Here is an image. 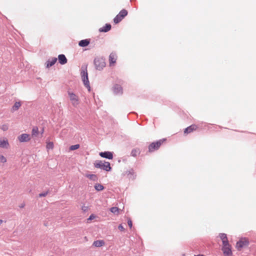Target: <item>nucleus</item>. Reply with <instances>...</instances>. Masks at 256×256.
Returning <instances> with one entry per match:
<instances>
[{
	"label": "nucleus",
	"mask_w": 256,
	"mask_h": 256,
	"mask_svg": "<svg viewBox=\"0 0 256 256\" xmlns=\"http://www.w3.org/2000/svg\"><path fill=\"white\" fill-rule=\"evenodd\" d=\"M82 80L84 86L88 89V91L90 90V82L88 78V74L87 71V66H82L80 72Z\"/></svg>",
	"instance_id": "obj_1"
},
{
	"label": "nucleus",
	"mask_w": 256,
	"mask_h": 256,
	"mask_svg": "<svg viewBox=\"0 0 256 256\" xmlns=\"http://www.w3.org/2000/svg\"><path fill=\"white\" fill-rule=\"evenodd\" d=\"M96 168L104 170L106 172H110L112 170L110 163L108 162L96 160L94 163Z\"/></svg>",
	"instance_id": "obj_2"
},
{
	"label": "nucleus",
	"mask_w": 256,
	"mask_h": 256,
	"mask_svg": "<svg viewBox=\"0 0 256 256\" xmlns=\"http://www.w3.org/2000/svg\"><path fill=\"white\" fill-rule=\"evenodd\" d=\"M94 63L96 69L98 70H102L106 66L105 59L103 57L96 58Z\"/></svg>",
	"instance_id": "obj_3"
},
{
	"label": "nucleus",
	"mask_w": 256,
	"mask_h": 256,
	"mask_svg": "<svg viewBox=\"0 0 256 256\" xmlns=\"http://www.w3.org/2000/svg\"><path fill=\"white\" fill-rule=\"evenodd\" d=\"M68 94L72 105L74 107H77L80 104V99L78 96L70 91H68Z\"/></svg>",
	"instance_id": "obj_4"
},
{
	"label": "nucleus",
	"mask_w": 256,
	"mask_h": 256,
	"mask_svg": "<svg viewBox=\"0 0 256 256\" xmlns=\"http://www.w3.org/2000/svg\"><path fill=\"white\" fill-rule=\"evenodd\" d=\"M128 14L126 10L123 9L120 11L118 14L114 18V22L115 24L119 23Z\"/></svg>",
	"instance_id": "obj_5"
},
{
	"label": "nucleus",
	"mask_w": 256,
	"mask_h": 256,
	"mask_svg": "<svg viewBox=\"0 0 256 256\" xmlns=\"http://www.w3.org/2000/svg\"><path fill=\"white\" fill-rule=\"evenodd\" d=\"M165 140V139H163L162 140H160L156 142H152L148 146V150L150 152H154V150H158L163 142Z\"/></svg>",
	"instance_id": "obj_6"
},
{
	"label": "nucleus",
	"mask_w": 256,
	"mask_h": 256,
	"mask_svg": "<svg viewBox=\"0 0 256 256\" xmlns=\"http://www.w3.org/2000/svg\"><path fill=\"white\" fill-rule=\"evenodd\" d=\"M249 244V241L246 239H242L237 242L236 247L238 250L244 246H248Z\"/></svg>",
	"instance_id": "obj_7"
},
{
	"label": "nucleus",
	"mask_w": 256,
	"mask_h": 256,
	"mask_svg": "<svg viewBox=\"0 0 256 256\" xmlns=\"http://www.w3.org/2000/svg\"><path fill=\"white\" fill-rule=\"evenodd\" d=\"M30 139V134H22L18 136V140L21 142H28Z\"/></svg>",
	"instance_id": "obj_8"
},
{
	"label": "nucleus",
	"mask_w": 256,
	"mask_h": 256,
	"mask_svg": "<svg viewBox=\"0 0 256 256\" xmlns=\"http://www.w3.org/2000/svg\"><path fill=\"white\" fill-rule=\"evenodd\" d=\"M99 154L101 157L108 160H112L113 158L112 152H110L106 151L104 152H100Z\"/></svg>",
	"instance_id": "obj_9"
},
{
	"label": "nucleus",
	"mask_w": 256,
	"mask_h": 256,
	"mask_svg": "<svg viewBox=\"0 0 256 256\" xmlns=\"http://www.w3.org/2000/svg\"><path fill=\"white\" fill-rule=\"evenodd\" d=\"M117 56L115 52H112L109 56L110 66H112L116 62Z\"/></svg>",
	"instance_id": "obj_10"
},
{
	"label": "nucleus",
	"mask_w": 256,
	"mask_h": 256,
	"mask_svg": "<svg viewBox=\"0 0 256 256\" xmlns=\"http://www.w3.org/2000/svg\"><path fill=\"white\" fill-rule=\"evenodd\" d=\"M113 91L116 94H122V88L120 85L116 84L113 87Z\"/></svg>",
	"instance_id": "obj_11"
},
{
	"label": "nucleus",
	"mask_w": 256,
	"mask_h": 256,
	"mask_svg": "<svg viewBox=\"0 0 256 256\" xmlns=\"http://www.w3.org/2000/svg\"><path fill=\"white\" fill-rule=\"evenodd\" d=\"M198 126L196 125L192 124L184 129V133L186 134H190L194 130H196Z\"/></svg>",
	"instance_id": "obj_12"
},
{
	"label": "nucleus",
	"mask_w": 256,
	"mask_h": 256,
	"mask_svg": "<svg viewBox=\"0 0 256 256\" xmlns=\"http://www.w3.org/2000/svg\"><path fill=\"white\" fill-rule=\"evenodd\" d=\"M56 61L57 58H52L51 59H48L46 63V68H50V67L54 65L55 63L56 62Z\"/></svg>",
	"instance_id": "obj_13"
},
{
	"label": "nucleus",
	"mask_w": 256,
	"mask_h": 256,
	"mask_svg": "<svg viewBox=\"0 0 256 256\" xmlns=\"http://www.w3.org/2000/svg\"><path fill=\"white\" fill-rule=\"evenodd\" d=\"M223 252L226 256H228L232 254L230 246H223L222 248Z\"/></svg>",
	"instance_id": "obj_14"
},
{
	"label": "nucleus",
	"mask_w": 256,
	"mask_h": 256,
	"mask_svg": "<svg viewBox=\"0 0 256 256\" xmlns=\"http://www.w3.org/2000/svg\"><path fill=\"white\" fill-rule=\"evenodd\" d=\"M58 60L60 64H64L68 62L66 58L63 54H60L58 55Z\"/></svg>",
	"instance_id": "obj_15"
},
{
	"label": "nucleus",
	"mask_w": 256,
	"mask_h": 256,
	"mask_svg": "<svg viewBox=\"0 0 256 256\" xmlns=\"http://www.w3.org/2000/svg\"><path fill=\"white\" fill-rule=\"evenodd\" d=\"M112 26L110 24H106L104 26H102V28H100L99 29V31L100 32H106L110 30L111 29Z\"/></svg>",
	"instance_id": "obj_16"
},
{
	"label": "nucleus",
	"mask_w": 256,
	"mask_h": 256,
	"mask_svg": "<svg viewBox=\"0 0 256 256\" xmlns=\"http://www.w3.org/2000/svg\"><path fill=\"white\" fill-rule=\"evenodd\" d=\"M90 43V39H84L81 40L78 42L79 46L81 47H86L88 46Z\"/></svg>",
	"instance_id": "obj_17"
},
{
	"label": "nucleus",
	"mask_w": 256,
	"mask_h": 256,
	"mask_svg": "<svg viewBox=\"0 0 256 256\" xmlns=\"http://www.w3.org/2000/svg\"><path fill=\"white\" fill-rule=\"evenodd\" d=\"M126 174L129 178L134 179L136 175L134 174V170L132 168L130 169L126 172Z\"/></svg>",
	"instance_id": "obj_18"
},
{
	"label": "nucleus",
	"mask_w": 256,
	"mask_h": 256,
	"mask_svg": "<svg viewBox=\"0 0 256 256\" xmlns=\"http://www.w3.org/2000/svg\"><path fill=\"white\" fill-rule=\"evenodd\" d=\"M104 242L102 240H97L96 241H94L93 243V246H96V247H100L104 246Z\"/></svg>",
	"instance_id": "obj_19"
},
{
	"label": "nucleus",
	"mask_w": 256,
	"mask_h": 256,
	"mask_svg": "<svg viewBox=\"0 0 256 256\" xmlns=\"http://www.w3.org/2000/svg\"><path fill=\"white\" fill-rule=\"evenodd\" d=\"M9 146L8 140H0V147L2 148H8Z\"/></svg>",
	"instance_id": "obj_20"
},
{
	"label": "nucleus",
	"mask_w": 256,
	"mask_h": 256,
	"mask_svg": "<svg viewBox=\"0 0 256 256\" xmlns=\"http://www.w3.org/2000/svg\"><path fill=\"white\" fill-rule=\"evenodd\" d=\"M140 149L136 148L132 150L130 155L132 156L136 157L138 155L140 154Z\"/></svg>",
	"instance_id": "obj_21"
},
{
	"label": "nucleus",
	"mask_w": 256,
	"mask_h": 256,
	"mask_svg": "<svg viewBox=\"0 0 256 256\" xmlns=\"http://www.w3.org/2000/svg\"><path fill=\"white\" fill-rule=\"evenodd\" d=\"M21 106V103L20 102H16L13 106L12 107V112H14L17 110Z\"/></svg>",
	"instance_id": "obj_22"
},
{
	"label": "nucleus",
	"mask_w": 256,
	"mask_h": 256,
	"mask_svg": "<svg viewBox=\"0 0 256 256\" xmlns=\"http://www.w3.org/2000/svg\"><path fill=\"white\" fill-rule=\"evenodd\" d=\"M94 188L97 191H100L104 189V186L100 184H96Z\"/></svg>",
	"instance_id": "obj_23"
},
{
	"label": "nucleus",
	"mask_w": 256,
	"mask_h": 256,
	"mask_svg": "<svg viewBox=\"0 0 256 256\" xmlns=\"http://www.w3.org/2000/svg\"><path fill=\"white\" fill-rule=\"evenodd\" d=\"M32 136H37L38 134V129L37 126L34 127L32 130Z\"/></svg>",
	"instance_id": "obj_24"
},
{
	"label": "nucleus",
	"mask_w": 256,
	"mask_h": 256,
	"mask_svg": "<svg viewBox=\"0 0 256 256\" xmlns=\"http://www.w3.org/2000/svg\"><path fill=\"white\" fill-rule=\"evenodd\" d=\"M80 148V144H76L74 145H72L70 147V150H74L78 149Z\"/></svg>",
	"instance_id": "obj_25"
},
{
	"label": "nucleus",
	"mask_w": 256,
	"mask_h": 256,
	"mask_svg": "<svg viewBox=\"0 0 256 256\" xmlns=\"http://www.w3.org/2000/svg\"><path fill=\"white\" fill-rule=\"evenodd\" d=\"M110 212L114 214H116L118 212V208L117 207H112L110 209Z\"/></svg>",
	"instance_id": "obj_26"
},
{
	"label": "nucleus",
	"mask_w": 256,
	"mask_h": 256,
	"mask_svg": "<svg viewBox=\"0 0 256 256\" xmlns=\"http://www.w3.org/2000/svg\"><path fill=\"white\" fill-rule=\"evenodd\" d=\"M220 237L221 238V240H222V241L224 240V239L225 240L228 239L226 234H224V233L220 234Z\"/></svg>",
	"instance_id": "obj_27"
},
{
	"label": "nucleus",
	"mask_w": 256,
	"mask_h": 256,
	"mask_svg": "<svg viewBox=\"0 0 256 256\" xmlns=\"http://www.w3.org/2000/svg\"><path fill=\"white\" fill-rule=\"evenodd\" d=\"M54 147V144L52 142H48L46 144V148L48 149H52Z\"/></svg>",
	"instance_id": "obj_28"
},
{
	"label": "nucleus",
	"mask_w": 256,
	"mask_h": 256,
	"mask_svg": "<svg viewBox=\"0 0 256 256\" xmlns=\"http://www.w3.org/2000/svg\"><path fill=\"white\" fill-rule=\"evenodd\" d=\"M0 162L4 163L6 162V158L4 156L0 154Z\"/></svg>",
	"instance_id": "obj_29"
},
{
	"label": "nucleus",
	"mask_w": 256,
	"mask_h": 256,
	"mask_svg": "<svg viewBox=\"0 0 256 256\" xmlns=\"http://www.w3.org/2000/svg\"><path fill=\"white\" fill-rule=\"evenodd\" d=\"M222 244H223V246H230L228 243V239H226V240L224 239V240L222 241Z\"/></svg>",
	"instance_id": "obj_30"
},
{
	"label": "nucleus",
	"mask_w": 256,
	"mask_h": 256,
	"mask_svg": "<svg viewBox=\"0 0 256 256\" xmlns=\"http://www.w3.org/2000/svg\"><path fill=\"white\" fill-rule=\"evenodd\" d=\"M48 194V192H42L39 194L38 196L40 198L46 196Z\"/></svg>",
	"instance_id": "obj_31"
},
{
	"label": "nucleus",
	"mask_w": 256,
	"mask_h": 256,
	"mask_svg": "<svg viewBox=\"0 0 256 256\" xmlns=\"http://www.w3.org/2000/svg\"><path fill=\"white\" fill-rule=\"evenodd\" d=\"M128 226L130 228H132V221L129 219L128 221Z\"/></svg>",
	"instance_id": "obj_32"
},
{
	"label": "nucleus",
	"mask_w": 256,
	"mask_h": 256,
	"mask_svg": "<svg viewBox=\"0 0 256 256\" xmlns=\"http://www.w3.org/2000/svg\"><path fill=\"white\" fill-rule=\"evenodd\" d=\"M118 228L120 231H124V226H122V224H120L118 226Z\"/></svg>",
	"instance_id": "obj_33"
},
{
	"label": "nucleus",
	"mask_w": 256,
	"mask_h": 256,
	"mask_svg": "<svg viewBox=\"0 0 256 256\" xmlns=\"http://www.w3.org/2000/svg\"><path fill=\"white\" fill-rule=\"evenodd\" d=\"M95 218V216L94 214H92L88 219V220H92Z\"/></svg>",
	"instance_id": "obj_34"
},
{
	"label": "nucleus",
	"mask_w": 256,
	"mask_h": 256,
	"mask_svg": "<svg viewBox=\"0 0 256 256\" xmlns=\"http://www.w3.org/2000/svg\"><path fill=\"white\" fill-rule=\"evenodd\" d=\"M8 129V126L6 125H3L2 126V130L4 131Z\"/></svg>",
	"instance_id": "obj_35"
},
{
	"label": "nucleus",
	"mask_w": 256,
	"mask_h": 256,
	"mask_svg": "<svg viewBox=\"0 0 256 256\" xmlns=\"http://www.w3.org/2000/svg\"><path fill=\"white\" fill-rule=\"evenodd\" d=\"M88 177L90 179L92 180L94 178H96V176L94 174H90L88 176Z\"/></svg>",
	"instance_id": "obj_36"
},
{
	"label": "nucleus",
	"mask_w": 256,
	"mask_h": 256,
	"mask_svg": "<svg viewBox=\"0 0 256 256\" xmlns=\"http://www.w3.org/2000/svg\"><path fill=\"white\" fill-rule=\"evenodd\" d=\"M25 206V204L24 203L22 204L20 206V208H24Z\"/></svg>",
	"instance_id": "obj_37"
},
{
	"label": "nucleus",
	"mask_w": 256,
	"mask_h": 256,
	"mask_svg": "<svg viewBox=\"0 0 256 256\" xmlns=\"http://www.w3.org/2000/svg\"><path fill=\"white\" fill-rule=\"evenodd\" d=\"M194 256H204L202 254H198V255H194Z\"/></svg>",
	"instance_id": "obj_38"
},
{
	"label": "nucleus",
	"mask_w": 256,
	"mask_h": 256,
	"mask_svg": "<svg viewBox=\"0 0 256 256\" xmlns=\"http://www.w3.org/2000/svg\"><path fill=\"white\" fill-rule=\"evenodd\" d=\"M3 222V220H0V224Z\"/></svg>",
	"instance_id": "obj_39"
}]
</instances>
